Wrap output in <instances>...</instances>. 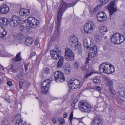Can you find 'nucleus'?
Segmentation results:
<instances>
[{"mask_svg":"<svg viewBox=\"0 0 125 125\" xmlns=\"http://www.w3.org/2000/svg\"><path fill=\"white\" fill-rule=\"evenodd\" d=\"M68 4L62 0L58 8V12L57 16V21L56 22L57 26L55 32L54 36L55 38L58 37L59 35V26L62 18L63 13L66 9L68 7Z\"/></svg>","mask_w":125,"mask_h":125,"instance_id":"obj_1","label":"nucleus"},{"mask_svg":"<svg viewBox=\"0 0 125 125\" xmlns=\"http://www.w3.org/2000/svg\"><path fill=\"white\" fill-rule=\"evenodd\" d=\"M99 70L101 73L110 74L113 73L115 71L114 67L107 62H104L101 64L99 67Z\"/></svg>","mask_w":125,"mask_h":125,"instance_id":"obj_2","label":"nucleus"},{"mask_svg":"<svg viewBox=\"0 0 125 125\" xmlns=\"http://www.w3.org/2000/svg\"><path fill=\"white\" fill-rule=\"evenodd\" d=\"M124 40L125 38L123 35L117 33H114L112 35L111 39L112 43L117 44L122 43Z\"/></svg>","mask_w":125,"mask_h":125,"instance_id":"obj_3","label":"nucleus"},{"mask_svg":"<svg viewBox=\"0 0 125 125\" xmlns=\"http://www.w3.org/2000/svg\"><path fill=\"white\" fill-rule=\"evenodd\" d=\"M79 109L83 112H88L91 110V107L90 104L85 101H81L79 103Z\"/></svg>","mask_w":125,"mask_h":125,"instance_id":"obj_4","label":"nucleus"},{"mask_svg":"<svg viewBox=\"0 0 125 125\" xmlns=\"http://www.w3.org/2000/svg\"><path fill=\"white\" fill-rule=\"evenodd\" d=\"M61 50L60 48L57 46H56L54 49L51 50L50 54L52 58L54 60H58L61 55Z\"/></svg>","mask_w":125,"mask_h":125,"instance_id":"obj_5","label":"nucleus"},{"mask_svg":"<svg viewBox=\"0 0 125 125\" xmlns=\"http://www.w3.org/2000/svg\"><path fill=\"white\" fill-rule=\"evenodd\" d=\"M95 28L94 23L92 21H89L85 23L84 26V31L87 33H90L92 32Z\"/></svg>","mask_w":125,"mask_h":125,"instance_id":"obj_6","label":"nucleus"},{"mask_svg":"<svg viewBox=\"0 0 125 125\" xmlns=\"http://www.w3.org/2000/svg\"><path fill=\"white\" fill-rule=\"evenodd\" d=\"M52 79H48L44 80L42 83V93H45L48 91L49 85Z\"/></svg>","mask_w":125,"mask_h":125,"instance_id":"obj_7","label":"nucleus"},{"mask_svg":"<svg viewBox=\"0 0 125 125\" xmlns=\"http://www.w3.org/2000/svg\"><path fill=\"white\" fill-rule=\"evenodd\" d=\"M107 6L110 14L111 15L113 14L117 11V9L116 7V1L115 0L111 2Z\"/></svg>","mask_w":125,"mask_h":125,"instance_id":"obj_8","label":"nucleus"},{"mask_svg":"<svg viewBox=\"0 0 125 125\" xmlns=\"http://www.w3.org/2000/svg\"><path fill=\"white\" fill-rule=\"evenodd\" d=\"M65 57L68 61H73L74 59V55L72 51L68 48L65 49Z\"/></svg>","mask_w":125,"mask_h":125,"instance_id":"obj_9","label":"nucleus"},{"mask_svg":"<svg viewBox=\"0 0 125 125\" xmlns=\"http://www.w3.org/2000/svg\"><path fill=\"white\" fill-rule=\"evenodd\" d=\"M28 21L30 26L32 28L36 27L39 24V21L33 17H29L28 18Z\"/></svg>","mask_w":125,"mask_h":125,"instance_id":"obj_10","label":"nucleus"},{"mask_svg":"<svg viewBox=\"0 0 125 125\" xmlns=\"http://www.w3.org/2000/svg\"><path fill=\"white\" fill-rule=\"evenodd\" d=\"M55 81L57 82H62L65 80V78L62 72H56L54 73Z\"/></svg>","mask_w":125,"mask_h":125,"instance_id":"obj_11","label":"nucleus"},{"mask_svg":"<svg viewBox=\"0 0 125 125\" xmlns=\"http://www.w3.org/2000/svg\"><path fill=\"white\" fill-rule=\"evenodd\" d=\"M20 19L15 15L13 16L10 20V22L13 27L17 26L20 23Z\"/></svg>","mask_w":125,"mask_h":125,"instance_id":"obj_12","label":"nucleus"},{"mask_svg":"<svg viewBox=\"0 0 125 125\" xmlns=\"http://www.w3.org/2000/svg\"><path fill=\"white\" fill-rule=\"evenodd\" d=\"M98 20L100 21L103 22L105 21L107 19L106 14L103 12H100L96 15Z\"/></svg>","mask_w":125,"mask_h":125,"instance_id":"obj_13","label":"nucleus"},{"mask_svg":"<svg viewBox=\"0 0 125 125\" xmlns=\"http://www.w3.org/2000/svg\"><path fill=\"white\" fill-rule=\"evenodd\" d=\"M97 53L96 47L95 46L92 47L89 50V57H93L96 55Z\"/></svg>","mask_w":125,"mask_h":125,"instance_id":"obj_14","label":"nucleus"},{"mask_svg":"<svg viewBox=\"0 0 125 125\" xmlns=\"http://www.w3.org/2000/svg\"><path fill=\"white\" fill-rule=\"evenodd\" d=\"M78 42L77 37L75 36H71L69 38V42L70 45L72 47Z\"/></svg>","mask_w":125,"mask_h":125,"instance_id":"obj_15","label":"nucleus"},{"mask_svg":"<svg viewBox=\"0 0 125 125\" xmlns=\"http://www.w3.org/2000/svg\"><path fill=\"white\" fill-rule=\"evenodd\" d=\"M82 69L84 72L86 71L87 73L85 75L84 78H87L88 76L92 75L93 73L90 71V69L89 68V66L87 65H85L82 67Z\"/></svg>","mask_w":125,"mask_h":125,"instance_id":"obj_16","label":"nucleus"},{"mask_svg":"<svg viewBox=\"0 0 125 125\" xmlns=\"http://www.w3.org/2000/svg\"><path fill=\"white\" fill-rule=\"evenodd\" d=\"M0 11L2 14H6L9 11V7L6 5H1L0 7Z\"/></svg>","mask_w":125,"mask_h":125,"instance_id":"obj_17","label":"nucleus"},{"mask_svg":"<svg viewBox=\"0 0 125 125\" xmlns=\"http://www.w3.org/2000/svg\"><path fill=\"white\" fill-rule=\"evenodd\" d=\"M19 13L20 15L23 16H28L29 15L30 12L28 10L21 8L20 10Z\"/></svg>","mask_w":125,"mask_h":125,"instance_id":"obj_18","label":"nucleus"},{"mask_svg":"<svg viewBox=\"0 0 125 125\" xmlns=\"http://www.w3.org/2000/svg\"><path fill=\"white\" fill-rule=\"evenodd\" d=\"M21 115L20 114H18L15 116L16 122L15 123V125H22V120L21 119Z\"/></svg>","mask_w":125,"mask_h":125,"instance_id":"obj_19","label":"nucleus"},{"mask_svg":"<svg viewBox=\"0 0 125 125\" xmlns=\"http://www.w3.org/2000/svg\"><path fill=\"white\" fill-rule=\"evenodd\" d=\"M64 70V73L67 74L70 73L71 71V68L70 65L68 63H65L63 67Z\"/></svg>","mask_w":125,"mask_h":125,"instance_id":"obj_20","label":"nucleus"},{"mask_svg":"<svg viewBox=\"0 0 125 125\" xmlns=\"http://www.w3.org/2000/svg\"><path fill=\"white\" fill-rule=\"evenodd\" d=\"M9 20L7 18H0V25L6 26L9 23Z\"/></svg>","mask_w":125,"mask_h":125,"instance_id":"obj_21","label":"nucleus"},{"mask_svg":"<svg viewBox=\"0 0 125 125\" xmlns=\"http://www.w3.org/2000/svg\"><path fill=\"white\" fill-rule=\"evenodd\" d=\"M93 125H103V122L99 118L95 117L93 120Z\"/></svg>","mask_w":125,"mask_h":125,"instance_id":"obj_22","label":"nucleus"},{"mask_svg":"<svg viewBox=\"0 0 125 125\" xmlns=\"http://www.w3.org/2000/svg\"><path fill=\"white\" fill-rule=\"evenodd\" d=\"M7 68L9 70H10L11 72L15 73L17 72L18 67L16 65H12L8 66Z\"/></svg>","mask_w":125,"mask_h":125,"instance_id":"obj_23","label":"nucleus"},{"mask_svg":"<svg viewBox=\"0 0 125 125\" xmlns=\"http://www.w3.org/2000/svg\"><path fill=\"white\" fill-rule=\"evenodd\" d=\"M117 94L121 97H125V88H122L119 89L117 92Z\"/></svg>","mask_w":125,"mask_h":125,"instance_id":"obj_24","label":"nucleus"},{"mask_svg":"<svg viewBox=\"0 0 125 125\" xmlns=\"http://www.w3.org/2000/svg\"><path fill=\"white\" fill-rule=\"evenodd\" d=\"M73 47L74 48L75 50L78 51L79 53L81 52L82 51V46L81 43H79V42L76 44Z\"/></svg>","mask_w":125,"mask_h":125,"instance_id":"obj_25","label":"nucleus"},{"mask_svg":"<svg viewBox=\"0 0 125 125\" xmlns=\"http://www.w3.org/2000/svg\"><path fill=\"white\" fill-rule=\"evenodd\" d=\"M64 58L63 57H60L57 64V68H61L63 65Z\"/></svg>","mask_w":125,"mask_h":125,"instance_id":"obj_26","label":"nucleus"},{"mask_svg":"<svg viewBox=\"0 0 125 125\" xmlns=\"http://www.w3.org/2000/svg\"><path fill=\"white\" fill-rule=\"evenodd\" d=\"M99 30L100 33L102 35H104L108 31L107 27L105 26H103L99 27Z\"/></svg>","mask_w":125,"mask_h":125,"instance_id":"obj_27","label":"nucleus"},{"mask_svg":"<svg viewBox=\"0 0 125 125\" xmlns=\"http://www.w3.org/2000/svg\"><path fill=\"white\" fill-rule=\"evenodd\" d=\"M73 83L74 86L73 87V89H76L78 88L80 84V82L77 79L74 80L72 79Z\"/></svg>","mask_w":125,"mask_h":125,"instance_id":"obj_28","label":"nucleus"},{"mask_svg":"<svg viewBox=\"0 0 125 125\" xmlns=\"http://www.w3.org/2000/svg\"><path fill=\"white\" fill-rule=\"evenodd\" d=\"M106 84L109 88H113V83L112 80L107 78H106Z\"/></svg>","mask_w":125,"mask_h":125,"instance_id":"obj_29","label":"nucleus"},{"mask_svg":"<svg viewBox=\"0 0 125 125\" xmlns=\"http://www.w3.org/2000/svg\"><path fill=\"white\" fill-rule=\"evenodd\" d=\"M33 41V39L31 37H28L25 39V43L28 46L30 45Z\"/></svg>","mask_w":125,"mask_h":125,"instance_id":"obj_30","label":"nucleus"},{"mask_svg":"<svg viewBox=\"0 0 125 125\" xmlns=\"http://www.w3.org/2000/svg\"><path fill=\"white\" fill-rule=\"evenodd\" d=\"M21 52H20L17 53L15 57L13 58L12 60L14 62H18L21 61Z\"/></svg>","mask_w":125,"mask_h":125,"instance_id":"obj_31","label":"nucleus"},{"mask_svg":"<svg viewBox=\"0 0 125 125\" xmlns=\"http://www.w3.org/2000/svg\"><path fill=\"white\" fill-rule=\"evenodd\" d=\"M0 55L1 56L8 57L12 56L11 54L6 52L4 50H2L0 51Z\"/></svg>","mask_w":125,"mask_h":125,"instance_id":"obj_32","label":"nucleus"},{"mask_svg":"<svg viewBox=\"0 0 125 125\" xmlns=\"http://www.w3.org/2000/svg\"><path fill=\"white\" fill-rule=\"evenodd\" d=\"M7 34V32L3 30L2 26L0 25V37L3 38L5 37Z\"/></svg>","mask_w":125,"mask_h":125,"instance_id":"obj_33","label":"nucleus"},{"mask_svg":"<svg viewBox=\"0 0 125 125\" xmlns=\"http://www.w3.org/2000/svg\"><path fill=\"white\" fill-rule=\"evenodd\" d=\"M23 36L22 34L19 33L15 34L14 36V38L16 40L18 41L21 40Z\"/></svg>","mask_w":125,"mask_h":125,"instance_id":"obj_34","label":"nucleus"},{"mask_svg":"<svg viewBox=\"0 0 125 125\" xmlns=\"http://www.w3.org/2000/svg\"><path fill=\"white\" fill-rule=\"evenodd\" d=\"M8 121L6 118H3L1 123V125H9Z\"/></svg>","mask_w":125,"mask_h":125,"instance_id":"obj_35","label":"nucleus"},{"mask_svg":"<svg viewBox=\"0 0 125 125\" xmlns=\"http://www.w3.org/2000/svg\"><path fill=\"white\" fill-rule=\"evenodd\" d=\"M110 93V95L111 97L114 99H115V95L114 92V90L113 88H109Z\"/></svg>","mask_w":125,"mask_h":125,"instance_id":"obj_36","label":"nucleus"},{"mask_svg":"<svg viewBox=\"0 0 125 125\" xmlns=\"http://www.w3.org/2000/svg\"><path fill=\"white\" fill-rule=\"evenodd\" d=\"M68 84L69 87L70 88L73 89V87L74 86V85L73 83L72 79L68 81Z\"/></svg>","mask_w":125,"mask_h":125,"instance_id":"obj_37","label":"nucleus"},{"mask_svg":"<svg viewBox=\"0 0 125 125\" xmlns=\"http://www.w3.org/2000/svg\"><path fill=\"white\" fill-rule=\"evenodd\" d=\"M88 40L85 39H84L83 41V46L86 48H88L89 47L88 45Z\"/></svg>","mask_w":125,"mask_h":125,"instance_id":"obj_38","label":"nucleus"},{"mask_svg":"<svg viewBox=\"0 0 125 125\" xmlns=\"http://www.w3.org/2000/svg\"><path fill=\"white\" fill-rule=\"evenodd\" d=\"M24 73H23L21 72L17 76L18 78L20 80H22L23 79V76Z\"/></svg>","mask_w":125,"mask_h":125,"instance_id":"obj_39","label":"nucleus"},{"mask_svg":"<svg viewBox=\"0 0 125 125\" xmlns=\"http://www.w3.org/2000/svg\"><path fill=\"white\" fill-rule=\"evenodd\" d=\"M114 99L116 100L118 104H121V102L123 101L122 99L119 97H117L116 98L115 97V99Z\"/></svg>","mask_w":125,"mask_h":125,"instance_id":"obj_40","label":"nucleus"},{"mask_svg":"<svg viewBox=\"0 0 125 125\" xmlns=\"http://www.w3.org/2000/svg\"><path fill=\"white\" fill-rule=\"evenodd\" d=\"M30 64L29 63H24V66L26 72H27V70L28 69H30L29 67Z\"/></svg>","mask_w":125,"mask_h":125,"instance_id":"obj_41","label":"nucleus"},{"mask_svg":"<svg viewBox=\"0 0 125 125\" xmlns=\"http://www.w3.org/2000/svg\"><path fill=\"white\" fill-rule=\"evenodd\" d=\"M58 120L60 124H62L64 123V120L62 117H59L58 119Z\"/></svg>","mask_w":125,"mask_h":125,"instance_id":"obj_42","label":"nucleus"},{"mask_svg":"<svg viewBox=\"0 0 125 125\" xmlns=\"http://www.w3.org/2000/svg\"><path fill=\"white\" fill-rule=\"evenodd\" d=\"M93 81L95 83H100V80L98 79L94 78L93 79Z\"/></svg>","mask_w":125,"mask_h":125,"instance_id":"obj_43","label":"nucleus"},{"mask_svg":"<svg viewBox=\"0 0 125 125\" xmlns=\"http://www.w3.org/2000/svg\"><path fill=\"white\" fill-rule=\"evenodd\" d=\"M73 112H72L70 116L69 120H70V122L71 123L72 122V121L73 119Z\"/></svg>","mask_w":125,"mask_h":125,"instance_id":"obj_44","label":"nucleus"},{"mask_svg":"<svg viewBox=\"0 0 125 125\" xmlns=\"http://www.w3.org/2000/svg\"><path fill=\"white\" fill-rule=\"evenodd\" d=\"M74 66L75 68L77 69L79 66V63L77 62H75L74 64Z\"/></svg>","mask_w":125,"mask_h":125,"instance_id":"obj_45","label":"nucleus"},{"mask_svg":"<svg viewBox=\"0 0 125 125\" xmlns=\"http://www.w3.org/2000/svg\"><path fill=\"white\" fill-rule=\"evenodd\" d=\"M110 0H101V2L104 4H106Z\"/></svg>","mask_w":125,"mask_h":125,"instance_id":"obj_46","label":"nucleus"},{"mask_svg":"<svg viewBox=\"0 0 125 125\" xmlns=\"http://www.w3.org/2000/svg\"><path fill=\"white\" fill-rule=\"evenodd\" d=\"M39 43V41L38 39H36L34 42V44L35 45H37Z\"/></svg>","mask_w":125,"mask_h":125,"instance_id":"obj_47","label":"nucleus"},{"mask_svg":"<svg viewBox=\"0 0 125 125\" xmlns=\"http://www.w3.org/2000/svg\"><path fill=\"white\" fill-rule=\"evenodd\" d=\"M44 72L46 74H49L50 73V70L49 69H46L45 71Z\"/></svg>","mask_w":125,"mask_h":125,"instance_id":"obj_48","label":"nucleus"},{"mask_svg":"<svg viewBox=\"0 0 125 125\" xmlns=\"http://www.w3.org/2000/svg\"><path fill=\"white\" fill-rule=\"evenodd\" d=\"M35 55V52H33L31 53L30 55L29 58H30L31 59L32 57L34 56Z\"/></svg>","mask_w":125,"mask_h":125,"instance_id":"obj_49","label":"nucleus"},{"mask_svg":"<svg viewBox=\"0 0 125 125\" xmlns=\"http://www.w3.org/2000/svg\"><path fill=\"white\" fill-rule=\"evenodd\" d=\"M7 84L9 86H11L12 85L11 82L10 81H8L7 83Z\"/></svg>","mask_w":125,"mask_h":125,"instance_id":"obj_50","label":"nucleus"},{"mask_svg":"<svg viewBox=\"0 0 125 125\" xmlns=\"http://www.w3.org/2000/svg\"><path fill=\"white\" fill-rule=\"evenodd\" d=\"M96 88L98 91H100L102 90V88L99 86H97Z\"/></svg>","mask_w":125,"mask_h":125,"instance_id":"obj_51","label":"nucleus"},{"mask_svg":"<svg viewBox=\"0 0 125 125\" xmlns=\"http://www.w3.org/2000/svg\"><path fill=\"white\" fill-rule=\"evenodd\" d=\"M19 84L20 85V88L21 89L22 88V87L23 85V83L21 81H19Z\"/></svg>","mask_w":125,"mask_h":125,"instance_id":"obj_52","label":"nucleus"},{"mask_svg":"<svg viewBox=\"0 0 125 125\" xmlns=\"http://www.w3.org/2000/svg\"><path fill=\"white\" fill-rule=\"evenodd\" d=\"M67 114L66 112L64 113L63 115V117L64 118H65L67 117Z\"/></svg>","mask_w":125,"mask_h":125,"instance_id":"obj_53","label":"nucleus"},{"mask_svg":"<svg viewBox=\"0 0 125 125\" xmlns=\"http://www.w3.org/2000/svg\"><path fill=\"white\" fill-rule=\"evenodd\" d=\"M52 121L53 124H55L56 122V119L55 118H53L52 119Z\"/></svg>","mask_w":125,"mask_h":125,"instance_id":"obj_54","label":"nucleus"},{"mask_svg":"<svg viewBox=\"0 0 125 125\" xmlns=\"http://www.w3.org/2000/svg\"><path fill=\"white\" fill-rule=\"evenodd\" d=\"M20 29L21 31H23L24 29V27H23V26L22 25L20 27Z\"/></svg>","mask_w":125,"mask_h":125,"instance_id":"obj_55","label":"nucleus"},{"mask_svg":"<svg viewBox=\"0 0 125 125\" xmlns=\"http://www.w3.org/2000/svg\"><path fill=\"white\" fill-rule=\"evenodd\" d=\"M89 59L88 58H86L85 61V63L86 64L88 63L89 62Z\"/></svg>","mask_w":125,"mask_h":125,"instance_id":"obj_56","label":"nucleus"},{"mask_svg":"<svg viewBox=\"0 0 125 125\" xmlns=\"http://www.w3.org/2000/svg\"><path fill=\"white\" fill-rule=\"evenodd\" d=\"M42 103L41 101H39V104L40 106V107H41L42 106Z\"/></svg>","mask_w":125,"mask_h":125,"instance_id":"obj_57","label":"nucleus"},{"mask_svg":"<svg viewBox=\"0 0 125 125\" xmlns=\"http://www.w3.org/2000/svg\"><path fill=\"white\" fill-rule=\"evenodd\" d=\"M78 101V100L77 99H75L73 101V102L74 103H75L76 104V103Z\"/></svg>","mask_w":125,"mask_h":125,"instance_id":"obj_58","label":"nucleus"},{"mask_svg":"<svg viewBox=\"0 0 125 125\" xmlns=\"http://www.w3.org/2000/svg\"><path fill=\"white\" fill-rule=\"evenodd\" d=\"M75 103H74L73 102V104H72V107H74L75 106Z\"/></svg>","mask_w":125,"mask_h":125,"instance_id":"obj_59","label":"nucleus"},{"mask_svg":"<svg viewBox=\"0 0 125 125\" xmlns=\"http://www.w3.org/2000/svg\"><path fill=\"white\" fill-rule=\"evenodd\" d=\"M100 37L97 36L96 37V39H97L98 40H99V39H100Z\"/></svg>","mask_w":125,"mask_h":125,"instance_id":"obj_60","label":"nucleus"},{"mask_svg":"<svg viewBox=\"0 0 125 125\" xmlns=\"http://www.w3.org/2000/svg\"><path fill=\"white\" fill-rule=\"evenodd\" d=\"M96 8H94L93 10V12H95L96 11Z\"/></svg>","mask_w":125,"mask_h":125,"instance_id":"obj_61","label":"nucleus"},{"mask_svg":"<svg viewBox=\"0 0 125 125\" xmlns=\"http://www.w3.org/2000/svg\"><path fill=\"white\" fill-rule=\"evenodd\" d=\"M4 0H0V1H3Z\"/></svg>","mask_w":125,"mask_h":125,"instance_id":"obj_62","label":"nucleus"},{"mask_svg":"<svg viewBox=\"0 0 125 125\" xmlns=\"http://www.w3.org/2000/svg\"><path fill=\"white\" fill-rule=\"evenodd\" d=\"M76 2L75 4H75H76Z\"/></svg>","mask_w":125,"mask_h":125,"instance_id":"obj_63","label":"nucleus"},{"mask_svg":"<svg viewBox=\"0 0 125 125\" xmlns=\"http://www.w3.org/2000/svg\"><path fill=\"white\" fill-rule=\"evenodd\" d=\"M42 0L43 1L44 0Z\"/></svg>","mask_w":125,"mask_h":125,"instance_id":"obj_64","label":"nucleus"}]
</instances>
